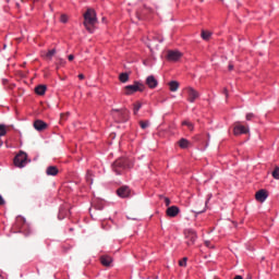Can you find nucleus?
<instances>
[{
    "label": "nucleus",
    "instance_id": "f257e3e1",
    "mask_svg": "<svg viewBox=\"0 0 279 279\" xmlns=\"http://www.w3.org/2000/svg\"><path fill=\"white\" fill-rule=\"evenodd\" d=\"M84 21L83 25L88 34H94L95 29H97L96 25L98 22L97 20V12L94 9H87L83 14Z\"/></svg>",
    "mask_w": 279,
    "mask_h": 279
},
{
    "label": "nucleus",
    "instance_id": "f03ea898",
    "mask_svg": "<svg viewBox=\"0 0 279 279\" xmlns=\"http://www.w3.org/2000/svg\"><path fill=\"white\" fill-rule=\"evenodd\" d=\"M112 169L117 175H123L128 169H132V163L125 158H119L112 163Z\"/></svg>",
    "mask_w": 279,
    "mask_h": 279
},
{
    "label": "nucleus",
    "instance_id": "7ed1b4c3",
    "mask_svg": "<svg viewBox=\"0 0 279 279\" xmlns=\"http://www.w3.org/2000/svg\"><path fill=\"white\" fill-rule=\"evenodd\" d=\"M110 114L116 123H125L130 119V111L126 108L111 109Z\"/></svg>",
    "mask_w": 279,
    "mask_h": 279
},
{
    "label": "nucleus",
    "instance_id": "20e7f679",
    "mask_svg": "<svg viewBox=\"0 0 279 279\" xmlns=\"http://www.w3.org/2000/svg\"><path fill=\"white\" fill-rule=\"evenodd\" d=\"M145 90V84L134 82L133 85H126L124 87V95H134V93H143Z\"/></svg>",
    "mask_w": 279,
    "mask_h": 279
},
{
    "label": "nucleus",
    "instance_id": "39448f33",
    "mask_svg": "<svg viewBox=\"0 0 279 279\" xmlns=\"http://www.w3.org/2000/svg\"><path fill=\"white\" fill-rule=\"evenodd\" d=\"M184 236H185V243L189 247H191V245H195V242L197 241V232H195V230L193 229H186L184 231Z\"/></svg>",
    "mask_w": 279,
    "mask_h": 279
},
{
    "label": "nucleus",
    "instance_id": "423d86ee",
    "mask_svg": "<svg viewBox=\"0 0 279 279\" xmlns=\"http://www.w3.org/2000/svg\"><path fill=\"white\" fill-rule=\"evenodd\" d=\"M13 162L15 167H20V168L25 167L27 165V154L24 151H21L14 157Z\"/></svg>",
    "mask_w": 279,
    "mask_h": 279
},
{
    "label": "nucleus",
    "instance_id": "0eeeda50",
    "mask_svg": "<svg viewBox=\"0 0 279 279\" xmlns=\"http://www.w3.org/2000/svg\"><path fill=\"white\" fill-rule=\"evenodd\" d=\"M233 134L234 136H241V134H250V128L242 125L241 122H235Z\"/></svg>",
    "mask_w": 279,
    "mask_h": 279
},
{
    "label": "nucleus",
    "instance_id": "6e6552de",
    "mask_svg": "<svg viewBox=\"0 0 279 279\" xmlns=\"http://www.w3.org/2000/svg\"><path fill=\"white\" fill-rule=\"evenodd\" d=\"M117 195L118 197H122V199L132 197V190L128 185H122L117 190Z\"/></svg>",
    "mask_w": 279,
    "mask_h": 279
},
{
    "label": "nucleus",
    "instance_id": "1a4fd4ad",
    "mask_svg": "<svg viewBox=\"0 0 279 279\" xmlns=\"http://www.w3.org/2000/svg\"><path fill=\"white\" fill-rule=\"evenodd\" d=\"M147 14H151V9L145 5L136 11V16L138 21H145V19H147Z\"/></svg>",
    "mask_w": 279,
    "mask_h": 279
},
{
    "label": "nucleus",
    "instance_id": "9d476101",
    "mask_svg": "<svg viewBox=\"0 0 279 279\" xmlns=\"http://www.w3.org/2000/svg\"><path fill=\"white\" fill-rule=\"evenodd\" d=\"M182 58V52L175 50H169L167 54V60L169 62H178Z\"/></svg>",
    "mask_w": 279,
    "mask_h": 279
},
{
    "label": "nucleus",
    "instance_id": "9b49d317",
    "mask_svg": "<svg viewBox=\"0 0 279 279\" xmlns=\"http://www.w3.org/2000/svg\"><path fill=\"white\" fill-rule=\"evenodd\" d=\"M187 101H190V104H195V99L199 98V92L195 90L193 87L187 88Z\"/></svg>",
    "mask_w": 279,
    "mask_h": 279
},
{
    "label": "nucleus",
    "instance_id": "f8f14e48",
    "mask_svg": "<svg viewBox=\"0 0 279 279\" xmlns=\"http://www.w3.org/2000/svg\"><path fill=\"white\" fill-rule=\"evenodd\" d=\"M34 128L35 130H37V132H44V130H47V128H49V124H47L43 120H35Z\"/></svg>",
    "mask_w": 279,
    "mask_h": 279
},
{
    "label": "nucleus",
    "instance_id": "ddd939ff",
    "mask_svg": "<svg viewBox=\"0 0 279 279\" xmlns=\"http://www.w3.org/2000/svg\"><path fill=\"white\" fill-rule=\"evenodd\" d=\"M146 86H148V88H150V89L157 88L158 80H156V76H154V75L147 76Z\"/></svg>",
    "mask_w": 279,
    "mask_h": 279
},
{
    "label": "nucleus",
    "instance_id": "4468645a",
    "mask_svg": "<svg viewBox=\"0 0 279 279\" xmlns=\"http://www.w3.org/2000/svg\"><path fill=\"white\" fill-rule=\"evenodd\" d=\"M267 197H269V194L267 193V190H259L256 192L255 194V199L257 202H265V199H267Z\"/></svg>",
    "mask_w": 279,
    "mask_h": 279
},
{
    "label": "nucleus",
    "instance_id": "2eb2a0df",
    "mask_svg": "<svg viewBox=\"0 0 279 279\" xmlns=\"http://www.w3.org/2000/svg\"><path fill=\"white\" fill-rule=\"evenodd\" d=\"M166 215L167 217H178V215H180V207L178 206L168 207V209L166 210Z\"/></svg>",
    "mask_w": 279,
    "mask_h": 279
},
{
    "label": "nucleus",
    "instance_id": "dca6fc26",
    "mask_svg": "<svg viewBox=\"0 0 279 279\" xmlns=\"http://www.w3.org/2000/svg\"><path fill=\"white\" fill-rule=\"evenodd\" d=\"M25 223H26L25 218L22 217V216H19V217L16 218V220H15V228H16L17 230H20V232H21V230H23V229L25 228Z\"/></svg>",
    "mask_w": 279,
    "mask_h": 279
},
{
    "label": "nucleus",
    "instance_id": "f3484780",
    "mask_svg": "<svg viewBox=\"0 0 279 279\" xmlns=\"http://www.w3.org/2000/svg\"><path fill=\"white\" fill-rule=\"evenodd\" d=\"M100 263L104 265V267H110V265H112V257L109 255H102L100 257Z\"/></svg>",
    "mask_w": 279,
    "mask_h": 279
},
{
    "label": "nucleus",
    "instance_id": "a211bd4d",
    "mask_svg": "<svg viewBox=\"0 0 279 279\" xmlns=\"http://www.w3.org/2000/svg\"><path fill=\"white\" fill-rule=\"evenodd\" d=\"M56 53H58V50L56 48H53V49L48 50L47 53H45L43 56V58L48 60L49 62H51L53 60V56H56Z\"/></svg>",
    "mask_w": 279,
    "mask_h": 279
},
{
    "label": "nucleus",
    "instance_id": "6ab92c4d",
    "mask_svg": "<svg viewBox=\"0 0 279 279\" xmlns=\"http://www.w3.org/2000/svg\"><path fill=\"white\" fill-rule=\"evenodd\" d=\"M46 173H47V175H53L54 177V175H58V173H60V170L56 166H49L46 169Z\"/></svg>",
    "mask_w": 279,
    "mask_h": 279
},
{
    "label": "nucleus",
    "instance_id": "aec40b11",
    "mask_svg": "<svg viewBox=\"0 0 279 279\" xmlns=\"http://www.w3.org/2000/svg\"><path fill=\"white\" fill-rule=\"evenodd\" d=\"M168 86H169V90L171 93H175L178 90V88H180V82H178V81H170L168 83Z\"/></svg>",
    "mask_w": 279,
    "mask_h": 279
},
{
    "label": "nucleus",
    "instance_id": "412c9836",
    "mask_svg": "<svg viewBox=\"0 0 279 279\" xmlns=\"http://www.w3.org/2000/svg\"><path fill=\"white\" fill-rule=\"evenodd\" d=\"M36 95L43 96L45 93H47V85H38L35 87Z\"/></svg>",
    "mask_w": 279,
    "mask_h": 279
},
{
    "label": "nucleus",
    "instance_id": "4be33fe9",
    "mask_svg": "<svg viewBox=\"0 0 279 279\" xmlns=\"http://www.w3.org/2000/svg\"><path fill=\"white\" fill-rule=\"evenodd\" d=\"M178 145L181 149H189V145H191V142H189V140L186 138H181L179 142H178Z\"/></svg>",
    "mask_w": 279,
    "mask_h": 279
},
{
    "label": "nucleus",
    "instance_id": "5701e85b",
    "mask_svg": "<svg viewBox=\"0 0 279 279\" xmlns=\"http://www.w3.org/2000/svg\"><path fill=\"white\" fill-rule=\"evenodd\" d=\"M119 81L122 84H125V82H130V74L128 72H123L119 75Z\"/></svg>",
    "mask_w": 279,
    "mask_h": 279
},
{
    "label": "nucleus",
    "instance_id": "b1692460",
    "mask_svg": "<svg viewBox=\"0 0 279 279\" xmlns=\"http://www.w3.org/2000/svg\"><path fill=\"white\" fill-rule=\"evenodd\" d=\"M211 36H213V33L209 31H202L201 33V38H203V40H210Z\"/></svg>",
    "mask_w": 279,
    "mask_h": 279
},
{
    "label": "nucleus",
    "instance_id": "393cba45",
    "mask_svg": "<svg viewBox=\"0 0 279 279\" xmlns=\"http://www.w3.org/2000/svg\"><path fill=\"white\" fill-rule=\"evenodd\" d=\"M182 125H186V128L190 130V132H193L195 130V125L193 122L185 120L182 122Z\"/></svg>",
    "mask_w": 279,
    "mask_h": 279
},
{
    "label": "nucleus",
    "instance_id": "a878e982",
    "mask_svg": "<svg viewBox=\"0 0 279 279\" xmlns=\"http://www.w3.org/2000/svg\"><path fill=\"white\" fill-rule=\"evenodd\" d=\"M142 107L143 105L141 102H135L133 108V114H138V110H141Z\"/></svg>",
    "mask_w": 279,
    "mask_h": 279
},
{
    "label": "nucleus",
    "instance_id": "bb28decb",
    "mask_svg": "<svg viewBox=\"0 0 279 279\" xmlns=\"http://www.w3.org/2000/svg\"><path fill=\"white\" fill-rule=\"evenodd\" d=\"M140 128H142V130H147V128H149V121H140Z\"/></svg>",
    "mask_w": 279,
    "mask_h": 279
},
{
    "label": "nucleus",
    "instance_id": "cd10ccee",
    "mask_svg": "<svg viewBox=\"0 0 279 279\" xmlns=\"http://www.w3.org/2000/svg\"><path fill=\"white\" fill-rule=\"evenodd\" d=\"M8 134V129L4 124H0V136H5Z\"/></svg>",
    "mask_w": 279,
    "mask_h": 279
},
{
    "label": "nucleus",
    "instance_id": "c85d7f7f",
    "mask_svg": "<svg viewBox=\"0 0 279 279\" xmlns=\"http://www.w3.org/2000/svg\"><path fill=\"white\" fill-rule=\"evenodd\" d=\"M272 178L275 180H279V167L278 166H276L275 170L272 171Z\"/></svg>",
    "mask_w": 279,
    "mask_h": 279
},
{
    "label": "nucleus",
    "instance_id": "c756f323",
    "mask_svg": "<svg viewBox=\"0 0 279 279\" xmlns=\"http://www.w3.org/2000/svg\"><path fill=\"white\" fill-rule=\"evenodd\" d=\"M86 180L88 184H93V172L90 170L87 171Z\"/></svg>",
    "mask_w": 279,
    "mask_h": 279
},
{
    "label": "nucleus",
    "instance_id": "7c9ffc66",
    "mask_svg": "<svg viewBox=\"0 0 279 279\" xmlns=\"http://www.w3.org/2000/svg\"><path fill=\"white\" fill-rule=\"evenodd\" d=\"M189 260V257H183L179 260V267H186V263Z\"/></svg>",
    "mask_w": 279,
    "mask_h": 279
},
{
    "label": "nucleus",
    "instance_id": "2f4dec72",
    "mask_svg": "<svg viewBox=\"0 0 279 279\" xmlns=\"http://www.w3.org/2000/svg\"><path fill=\"white\" fill-rule=\"evenodd\" d=\"M60 21H61V23H69V15H66V14H61Z\"/></svg>",
    "mask_w": 279,
    "mask_h": 279
},
{
    "label": "nucleus",
    "instance_id": "473e14b6",
    "mask_svg": "<svg viewBox=\"0 0 279 279\" xmlns=\"http://www.w3.org/2000/svg\"><path fill=\"white\" fill-rule=\"evenodd\" d=\"M253 119H256V114H254V113L246 114V121H253Z\"/></svg>",
    "mask_w": 279,
    "mask_h": 279
},
{
    "label": "nucleus",
    "instance_id": "72a5a7b5",
    "mask_svg": "<svg viewBox=\"0 0 279 279\" xmlns=\"http://www.w3.org/2000/svg\"><path fill=\"white\" fill-rule=\"evenodd\" d=\"M205 245L206 247H210L211 250L215 248V246L210 244V241H205Z\"/></svg>",
    "mask_w": 279,
    "mask_h": 279
},
{
    "label": "nucleus",
    "instance_id": "f704fd0d",
    "mask_svg": "<svg viewBox=\"0 0 279 279\" xmlns=\"http://www.w3.org/2000/svg\"><path fill=\"white\" fill-rule=\"evenodd\" d=\"M0 206H5V199H3V196L0 194Z\"/></svg>",
    "mask_w": 279,
    "mask_h": 279
},
{
    "label": "nucleus",
    "instance_id": "c9c22d12",
    "mask_svg": "<svg viewBox=\"0 0 279 279\" xmlns=\"http://www.w3.org/2000/svg\"><path fill=\"white\" fill-rule=\"evenodd\" d=\"M165 204H166V206H170L171 199H169V197H165Z\"/></svg>",
    "mask_w": 279,
    "mask_h": 279
},
{
    "label": "nucleus",
    "instance_id": "e433bc0d",
    "mask_svg": "<svg viewBox=\"0 0 279 279\" xmlns=\"http://www.w3.org/2000/svg\"><path fill=\"white\" fill-rule=\"evenodd\" d=\"M68 60L70 62H73V60H75V56H73V54L68 56Z\"/></svg>",
    "mask_w": 279,
    "mask_h": 279
},
{
    "label": "nucleus",
    "instance_id": "4c0bfd02",
    "mask_svg": "<svg viewBox=\"0 0 279 279\" xmlns=\"http://www.w3.org/2000/svg\"><path fill=\"white\" fill-rule=\"evenodd\" d=\"M228 70H229V71H234V64L229 63V65H228Z\"/></svg>",
    "mask_w": 279,
    "mask_h": 279
},
{
    "label": "nucleus",
    "instance_id": "58836bf2",
    "mask_svg": "<svg viewBox=\"0 0 279 279\" xmlns=\"http://www.w3.org/2000/svg\"><path fill=\"white\" fill-rule=\"evenodd\" d=\"M211 198H213V194H208V195H207L206 204H208V202H210Z\"/></svg>",
    "mask_w": 279,
    "mask_h": 279
},
{
    "label": "nucleus",
    "instance_id": "ea45409f",
    "mask_svg": "<svg viewBox=\"0 0 279 279\" xmlns=\"http://www.w3.org/2000/svg\"><path fill=\"white\" fill-rule=\"evenodd\" d=\"M223 95H226L227 98H228V96H229V95H228V88H226V87L223 88Z\"/></svg>",
    "mask_w": 279,
    "mask_h": 279
},
{
    "label": "nucleus",
    "instance_id": "a19ab883",
    "mask_svg": "<svg viewBox=\"0 0 279 279\" xmlns=\"http://www.w3.org/2000/svg\"><path fill=\"white\" fill-rule=\"evenodd\" d=\"M84 78H85L84 74H78V80H84Z\"/></svg>",
    "mask_w": 279,
    "mask_h": 279
},
{
    "label": "nucleus",
    "instance_id": "79ce46f5",
    "mask_svg": "<svg viewBox=\"0 0 279 279\" xmlns=\"http://www.w3.org/2000/svg\"><path fill=\"white\" fill-rule=\"evenodd\" d=\"M196 213H197V215H202V213H206V209H203V210L196 211Z\"/></svg>",
    "mask_w": 279,
    "mask_h": 279
},
{
    "label": "nucleus",
    "instance_id": "37998d69",
    "mask_svg": "<svg viewBox=\"0 0 279 279\" xmlns=\"http://www.w3.org/2000/svg\"><path fill=\"white\" fill-rule=\"evenodd\" d=\"M234 279H243V277L241 275H238L234 277Z\"/></svg>",
    "mask_w": 279,
    "mask_h": 279
},
{
    "label": "nucleus",
    "instance_id": "c03bdc74",
    "mask_svg": "<svg viewBox=\"0 0 279 279\" xmlns=\"http://www.w3.org/2000/svg\"><path fill=\"white\" fill-rule=\"evenodd\" d=\"M36 1H38V0H33V3H36Z\"/></svg>",
    "mask_w": 279,
    "mask_h": 279
},
{
    "label": "nucleus",
    "instance_id": "a18cd8bd",
    "mask_svg": "<svg viewBox=\"0 0 279 279\" xmlns=\"http://www.w3.org/2000/svg\"><path fill=\"white\" fill-rule=\"evenodd\" d=\"M0 279H3V278L0 276Z\"/></svg>",
    "mask_w": 279,
    "mask_h": 279
}]
</instances>
